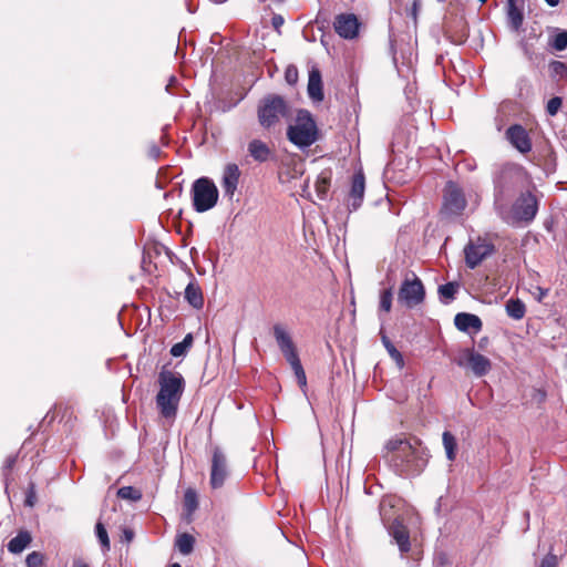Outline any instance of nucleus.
<instances>
[{"instance_id":"f257e3e1","label":"nucleus","mask_w":567,"mask_h":567,"mask_svg":"<svg viewBox=\"0 0 567 567\" xmlns=\"http://www.w3.org/2000/svg\"><path fill=\"white\" fill-rule=\"evenodd\" d=\"M386 460L400 475H416L423 471L427 457L417 440L393 437L385 445Z\"/></svg>"},{"instance_id":"f03ea898","label":"nucleus","mask_w":567,"mask_h":567,"mask_svg":"<svg viewBox=\"0 0 567 567\" xmlns=\"http://www.w3.org/2000/svg\"><path fill=\"white\" fill-rule=\"evenodd\" d=\"M525 178L526 172L518 164L504 163L495 166L493 171L494 205L501 214L523 186Z\"/></svg>"},{"instance_id":"7ed1b4c3","label":"nucleus","mask_w":567,"mask_h":567,"mask_svg":"<svg viewBox=\"0 0 567 567\" xmlns=\"http://www.w3.org/2000/svg\"><path fill=\"white\" fill-rule=\"evenodd\" d=\"M158 385L156 406L163 417L174 419L185 390V380L181 373L163 369L158 374Z\"/></svg>"},{"instance_id":"20e7f679","label":"nucleus","mask_w":567,"mask_h":567,"mask_svg":"<svg viewBox=\"0 0 567 567\" xmlns=\"http://www.w3.org/2000/svg\"><path fill=\"white\" fill-rule=\"evenodd\" d=\"M319 132L311 113L299 110L295 123L287 128V138L298 148L305 150L318 141Z\"/></svg>"},{"instance_id":"39448f33","label":"nucleus","mask_w":567,"mask_h":567,"mask_svg":"<svg viewBox=\"0 0 567 567\" xmlns=\"http://www.w3.org/2000/svg\"><path fill=\"white\" fill-rule=\"evenodd\" d=\"M290 110L284 96L268 94L264 96L257 109L258 122L264 128H270L279 123L280 118L289 116Z\"/></svg>"},{"instance_id":"423d86ee","label":"nucleus","mask_w":567,"mask_h":567,"mask_svg":"<svg viewBox=\"0 0 567 567\" xmlns=\"http://www.w3.org/2000/svg\"><path fill=\"white\" fill-rule=\"evenodd\" d=\"M193 207L197 213H204L217 204L218 189L208 177H200L192 186Z\"/></svg>"},{"instance_id":"0eeeda50","label":"nucleus","mask_w":567,"mask_h":567,"mask_svg":"<svg viewBox=\"0 0 567 567\" xmlns=\"http://www.w3.org/2000/svg\"><path fill=\"white\" fill-rule=\"evenodd\" d=\"M425 299V289L421 279L414 272H408L400 286L398 300L406 308L412 309Z\"/></svg>"},{"instance_id":"6e6552de","label":"nucleus","mask_w":567,"mask_h":567,"mask_svg":"<svg viewBox=\"0 0 567 567\" xmlns=\"http://www.w3.org/2000/svg\"><path fill=\"white\" fill-rule=\"evenodd\" d=\"M538 212V202L530 192L522 193L511 209V219L514 223H530Z\"/></svg>"},{"instance_id":"1a4fd4ad","label":"nucleus","mask_w":567,"mask_h":567,"mask_svg":"<svg viewBox=\"0 0 567 567\" xmlns=\"http://www.w3.org/2000/svg\"><path fill=\"white\" fill-rule=\"evenodd\" d=\"M456 363L460 367H468L476 377H484L492 369L491 360L473 349H465Z\"/></svg>"},{"instance_id":"9d476101","label":"nucleus","mask_w":567,"mask_h":567,"mask_svg":"<svg viewBox=\"0 0 567 567\" xmlns=\"http://www.w3.org/2000/svg\"><path fill=\"white\" fill-rule=\"evenodd\" d=\"M494 246L485 239L477 238L475 241L470 243L464 248L465 262L470 269L476 268L486 257L492 255Z\"/></svg>"},{"instance_id":"9b49d317","label":"nucleus","mask_w":567,"mask_h":567,"mask_svg":"<svg viewBox=\"0 0 567 567\" xmlns=\"http://www.w3.org/2000/svg\"><path fill=\"white\" fill-rule=\"evenodd\" d=\"M228 475L227 458L220 449L216 447L212 457L210 486L220 488Z\"/></svg>"},{"instance_id":"f8f14e48","label":"nucleus","mask_w":567,"mask_h":567,"mask_svg":"<svg viewBox=\"0 0 567 567\" xmlns=\"http://www.w3.org/2000/svg\"><path fill=\"white\" fill-rule=\"evenodd\" d=\"M506 140L519 153L527 154L532 151L533 144L526 128L519 124L511 125L505 132Z\"/></svg>"},{"instance_id":"ddd939ff","label":"nucleus","mask_w":567,"mask_h":567,"mask_svg":"<svg viewBox=\"0 0 567 567\" xmlns=\"http://www.w3.org/2000/svg\"><path fill=\"white\" fill-rule=\"evenodd\" d=\"M334 31L343 39H354L359 33L360 23L353 13H341L334 18Z\"/></svg>"},{"instance_id":"4468645a","label":"nucleus","mask_w":567,"mask_h":567,"mask_svg":"<svg viewBox=\"0 0 567 567\" xmlns=\"http://www.w3.org/2000/svg\"><path fill=\"white\" fill-rule=\"evenodd\" d=\"M466 207L463 192L452 182L447 183L444 193V209L450 214H460Z\"/></svg>"},{"instance_id":"2eb2a0df","label":"nucleus","mask_w":567,"mask_h":567,"mask_svg":"<svg viewBox=\"0 0 567 567\" xmlns=\"http://www.w3.org/2000/svg\"><path fill=\"white\" fill-rule=\"evenodd\" d=\"M240 171L236 164H228L224 168L221 187L225 196L231 199L238 186Z\"/></svg>"},{"instance_id":"dca6fc26","label":"nucleus","mask_w":567,"mask_h":567,"mask_svg":"<svg viewBox=\"0 0 567 567\" xmlns=\"http://www.w3.org/2000/svg\"><path fill=\"white\" fill-rule=\"evenodd\" d=\"M365 189V179L363 173L357 172L352 177V184L349 193V206L357 210L363 200Z\"/></svg>"},{"instance_id":"f3484780","label":"nucleus","mask_w":567,"mask_h":567,"mask_svg":"<svg viewBox=\"0 0 567 567\" xmlns=\"http://www.w3.org/2000/svg\"><path fill=\"white\" fill-rule=\"evenodd\" d=\"M455 327L463 332L477 333L482 330V320L478 316L467 312H460L454 317Z\"/></svg>"},{"instance_id":"a211bd4d","label":"nucleus","mask_w":567,"mask_h":567,"mask_svg":"<svg viewBox=\"0 0 567 567\" xmlns=\"http://www.w3.org/2000/svg\"><path fill=\"white\" fill-rule=\"evenodd\" d=\"M274 337L285 358L297 353L295 343L284 326L279 323L274 326Z\"/></svg>"},{"instance_id":"6ab92c4d","label":"nucleus","mask_w":567,"mask_h":567,"mask_svg":"<svg viewBox=\"0 0 567 567\" xmlns=\"http://www.w3.org/2000/svg\"><path fill=\"white\" fill-rule=\"evenodd\" d=\"M390 534L395 539L401 553H408L410 550L409 530L400 520H393L390 526Z\"/></svg>"},{"instance_id":"aec40b11","label":"nucleus","mask_w":567,"mask_h":567,"mask_svg":"<svg viewBox=\"0 0 567 567\" xmlns=\"http://www.w3.org/2000/svg\"><path fill=\"white\" fill-rule=\"evenodd\" d=\"M308 94L309 97L316 102H321L323 100L321 73L316 68L309 72Z\"/></svg>"},{"instance_id":"412c9836","label":"nucleus","mask_w":567,"mask_h":567,"mask_svg":"<svg viewBox=\"0 0 567 567\" xmlns=\"http://www.w3.org/2000/svg\"><path fill=\"white\" fill-rule=\"evenodd\" d=\"M248 153L249 155L259 163H264L268 161L270 157L271 151L269 146L262 142L261 140H252L248 144Z\"/></svg>"},{"instance_id":"4be33fe9","label":"nucleus","mask_w":567,"mask_h":567,"mask_svg":"<svg viewBox=\"0 0 567 567\" xmlns=\"http://www.w3.org/2000/svg\"><path fill=\"white\" fill-rule=\"evenodd\" d=\"M184 297L187 302L195 309L204 306V297L200 287L193 279L185 288Z\"/></svg>"},{"instance_id":"5701e85b","label":"nucleus","mask_w":567,"mask_h":567,"mask_svg":"<svg viewBox=\"0 0 567 567\" xmlns=\"http://www.w3.org/2000/svg\"><path fill=\"white\" fill-rule=\"evenodd\" d=\"M32 537L29 532L20 530L16 537L8 543V550L12 554L23 551L31 543Z\"/></svg>"},{"instance_id":"b1692460","label":"nucleus","mask_w":567,"mask_h":567,"mask_svg":"<svg viewBox=\"0 0 567 567\" xmlns=\"http://www.w3.org/2000/svg\"><path fill=\"white\" fill-rule=\"evenodd\" d=\"M525 7H506V18L509 28L519 31L524 23Z\"/></svg>"},{"instance_id":"393cba45","label":"nucleus","mask_w":567,"mask_h":567,"mask_svg":"<svg viewBox=\"0 0 567 567\" xmlns=\"http://www.w3.org/2000/svg\"><path fill=\"white\" fill-rule=\"evenodd\" d=\"M286 360L290 364V367L296 375L299 386L301 389L306 388L307 386V377H306V372L302 368L301 361L298 357V352L286 358Z\"/></svg>"},{"instance_id":"a878e982","label":"nucleus","mask_w":567,"mask_h":567,"mask_svg":"<svg viewBox=\"0 0 567 567\" xmlns=\"http://www.w3.org/2000/svg\"><path fill=\"white\" fill-rule=\"evenodd\" d=\"M506 313L514 320H520L526 312L525 303L519 299H509L506 302Z\"/></svg>"},{"instance_id":"bb28decb","label":"nucleus","mask_w":567,"mask_h":567,"mask_svg":"<svg viewBox=\"0 0 567 567\" xmlns=\"http://www.w3.org/2000/svg\"><path fill=\"white\" fill-rule=\"evenodd\" d=\"M175 546L182 555H189L194 550L195 538L188 533H183L176 537Z\"/></svg>"},{"instance_id":"cd10ccee","label":"nucleus","mask_w":567,"mask_h":567,"mask_svg":"<svg viewBox=\"0 0 567 567\" xmlns=\"http://www.w3.org/2000/svg\"><path fill=\"white\" fill-rule=\"evenodd\" d=\"M548 70H549V76L554 81H561V80L567 81V63L558 61V60H553L548 64Z\"/></svg>"},{"instance_id":"c85d7f7f","label":"nucleus","mask_w":567,"mask_h":567,"mask_svg":"<svg viewBox=\"0 0 567 567\" xmlns=\"http://www.w3.org/2000/svg\"><path fill=\"white\" fill-rule=\"evenodd\" d=\"M381 340L391 359L396 363L399 369H402L404 367V359L402 353L394 347L386 334L381 333Z\"/></svg>"},{"instance_id":"c756f323","label":"nucleus","mask_w":567,"mask_h":567,"mask_svg":"<svg viewBox=\"0 0 567 567\" xmlns=\"http://www.w3.org/2000/svg\"><path fill=\"white\" fill-rule=\"evenodd\" d=\"M457 282H447L439 287V296L443 303H450L455 299V295L458 290Z\"/></svg>"},{"instance_id":"7c9ffc66","label":"nucleus","mask_w":567,"mask_h":567,"mask_svg":"<svg viewBox=\"0 0 567 567\" xmlns=\"http://www.w3.org/2000/svg\"><path fill=\"white\" fill-rule=\"evenodd\" d=\"M443 445L445 449L446 457L449 461H454L456 457V449L457 443L455 436L449 432L445 431L442 435Z\"/></svg>"},{"instance_id":"2f4dec72","label":"nucleus","mask_w":567,"mask_h":567,"mask_svg":"<svg viewBox=\"0 0 567 567\" xmlns=\"http://www.w3.org/2000/svg\"><path fill=\"white\" fill-rule=\"evenodd\" d=\"M193 342H194L193 334L192 333H187L184 337L183 341L175 343L171 348L169 352L175 358L185 355L187 353V351L192 348Z\"/></svg>"},{"instance_id":"473e14b6","label":"nucleus","mask_w":567,"mask_h":567,"mask_svg":"<svg viewBox=\"0 0 567 567\" xmlns=\"http://www.w3.org/2000/svg\"><path fill=\"white\" fill-rule=\"evenodd\" d=\"M393 291L392 288L383 289L380 292L379 310L390 312L392 309Z\"/></svg>"},{"instance_id":"72a5a7b5","label":"nucleus","mask_w":567,"mask_h":567,"mask_svg":"<svg viewBox=\"0 0 567 567\" xmlns=\"http://www.w3.org/2000/svg\"><path fill=\"white\" fill-rule=\"evenodd\" d=\"M117 496L123 499L140 501L142 493L133 486H123L117 491Z\"/></svg>"},{"instance_id":"f704fd0d","label":"nucleus","mask_w":567,"mask_h":567,"mask_svg":"<svg viewBox=\"0 0 567 567\" xmlns=\"http://www.w3.org/2000/svg\"><path fill=\"white\" fill-rule=\"evenodd\" d=\"M184 506L192 514L198 506L197 494L194 489L188 488L184 495Z\"/></svg>"},{"instance_id":"c9c22d12","label":"nucleus","mask_w":567,"mask_h":567,"mask_svg":"<svg viewBox=\"0 0 567 567\" xmlns=\"http://www.w3.org/2000/svg\"><path fill=\"white\" fill-rule=\"evenodd\" d=\"M96 537L103 548V550H110V539L107 532L102 523H97L95 526Z\"/></svg>"},{"instance_id":"e433bc0d","label":"nucleus","mask_w":567,"mask_h":567,"mask_svg":"<svg viewBox=\"0 0 567 567\" xmlns=\"http://www.w3.org/2000/svg\"><path fill=\"white\" fill-rule=\"evenodd\" d=\"M550 45L557 50L563 51L567 48V30L556 33L550 42Z\"/></svg>"},{"instance_id":"4c0bfd02","label":"nucleus","mask_w":567,"mask_h":567,"mask_svg":"<svg viewBox=\"0 0 567 567\" xmlns=\"http://www.w3.org/2000/svg\"><path fill=\"white\" fill-rule=\"evenodd\" d=\"M330 186V181L327 177H319L316 182V189L319 198L323 199L327 196V192Z\"/></svg>"},{"instance_id":"58836bf2","label":"nucleus","mask_w":567,"mask_h":567,"mask_svg":"<svg viewBox=\"0 0 567 567\" xmlns=\"http://www.w3.org/2000/svg\"><path fill=\"white\" fill-rule=\"evenodd\" d=\"M27 567H41L43 564V555L39 551L30 553L25 558Z\"/></svg>"},{"instance_id":"ea45409f","label":"nucleus","mask_w":567,"mask_h":567,"mask_svg":"<svg viewBox=\"0 0 567 567\" xmlns=\"http://www.w3.org/2000/svg\"><path fill=\"white\" fill-rule=\"evenodd\" d=\"M563 100L559 96H554L547 102L546 111L550 116H555L561 107Z\"/></svg>"},{"instance_id":"a19ab883","label":"nucleus","mask_w":567,"mask_h":567,"mask_svg":"<svg viewBox=\"0 0 567 567\" xmlns=\"http://www.w3.org/2000/svg\"><path fill=\"white\" fill-rule=\"evenodd\" d=\"M539 567H557V557L553 554H548L543 558Z\"/></svg>"},{"instance_id":"79ce46f5","label":"nucleus","mask_w":567,"mask_h":567,"mask_svg":"<svg viewBox=\"0 0 567 567\" xmlns=\"http://www.w3.org/2000/svg\"><path fill=\"white\" fill-rule=\"evenodd\" d=\"M16 462H17V455H9L6 458L3 467H2L4 475H7V473L13 468Z\"/></svg>"},{"instance_id":"37998d69","label":"nucleus","mask_w":567,"mask_h":567,"mask_svg":"<svg viewBox=\"0 0 567 567\" xmlns=\"http://www.w3.org/2000/svg\"><path fill=\"white\" fill-rule=\"evenodd\" d=\"M298 72L295 68H288L286 71V80L288 83L292 84L297 81Z\"/></svg>"},{"instance_id":"c03bdc74","label":"nucleus","mask_w":567,"mask_h":567,"mask_svg":"<svg viewBox=\"0 0 567 567\" xmlns=\"http://www.w3.org/2000/svg\"><path fill=\"white\" fill-rule=\"evenodd\" d=\"M420 7H421V1L420 0H414L413 3H412V7L410 9V12H409V16H411L414 21H416L417 12H419Z\"/></svg>"},{"instance_id":"a18cd8bd","label":"nucleus","mask_w":567,"mask_h":567,"mask_svg":"<svg viewBox=\"0 0 567 567\" xmlns=\"http://www.w3.org/2000/svg\"><path fill=\"white\" fill-rule=\"evenodd\" d=\"M34 502H35V493H34L33 486H31L27 494L25 505L32 507L34 505Z\"/></svg>"},{"instance_id":"49530a36","label":"nucleus","mask_w":567,"mask_h":567,"mask_svg":"<svg viewBox=\"0 0 567 567\" xmlns=\"http://www.w3.org/2000/svg\"><path fill=\"white\" fill-rule=\"evenodd\" d=\"M536 290H537V293L535 295V299L537 301L542 302L544 300V298L548 295V289L537 287Z\"/></svg>"},{"instance_id":"de8ad7c7","label":"nucleus","mask_w":567,"mask_h":567,"mask_svg":"<svg viewBox=\"0 0 567 567\" xmlns=\"http://www.w3.org/2000/svg\"><path fill=\"white\" fill-rule=\"evenodd\" d=\"M506 7H525V0H507Z\"/></svg>"},{"instance_id":"09e8293b","label":"nucleus","mask_w":567,"mask_h":567,"mask_svg":"<svg viewBox=\"0 0 567 567\" xmlns=\"http://www.w3.org/2000/svg\"><path fill=\"white\" fill-rule=\"evenodd\" d=\"M159 153H161V150H159V147H158V146H156V145H152V146H151V148H150V155H151L153 158L158 157Z\"/></svg>"},{"instance_id":"8fccbe9b","label":"nucleus","mask_w":567,"mask_h":567,"mask_svg":"<svg viewBox=\"0 0 567 567\" xmlns=\"http://www.w3.org/2000/svg\"><path fill=\"white\" fill-rule=\"evenodd\" d=\"M282 23H284V19H282V17H280V16H275V17L272 18V24H274V27H275V28H278V27H279V25H281Z\"/></svg>"},{"instance_id":"3c124183","label":"nucleus","mask_w":567,"mask_h":567,"mask_svg":"<svg viewBox=\"0 0 567 567\" xmlns=\"http://www.w3.org/2000/svg\"><path fill=\"white\" fill-rule=\"evenodd\" d=\"M73 567H90V566L82 559H75L73 561Z\"/></svg>"},{"instance_id":"603ef678","label":"nucleus","mask_w":567,"mask_h":567,"mask_svg":"<svg viewBox=\"0 0 567 567\" xmlns=\"http://www.w3.org/2000/svg\"><path fill=\"white\" fill-rule=\"evenodd\" d=\"M549 7H557L560 0H544Z\"/></svg>"},{"instance_id":"864d4df0","label":"nucleus","mask_w":567,"mask_h":567,"mask_svg":"<svg viewBox=\"0 0 567 567\" xmlns=\"http://www.w3.org/2000/svg\"><path fill=\"white\" fill-rule=\"evenodd\" d=\"M124 535H125L126 540H128V542H130V540H132V538H133V532H131V530H124Z\"/></svg>"},{"instance_id":"5fc2aeb1","label":"nucleus","mask_w":567,"mask_h":567,"mask_svg":"<svg viewBox=\"0 0 567 567\" xmlns=\"http://www.w3.org/2000/svg\"><path fill=\"white\" fill-rule=\"evenodd\" d=\"M169 567H182V566L178 563H174Z\"/></svg>"},{"instance_id":"6e6d98bb","label":"nucleus","mask_w":567,"mask_h":567,"mask_svg":"<svg viewBox=\"0 0 567 567\" xmlns=\"http://www.w3.org/2000/svg\"><path fill=\"white\" fill-rule=\"evenodd\" d=\"M478 2H480V3H485V2H486V0H478Z\"/></svg>"},{"instance_id":"4d7b16f0","label":"nucleus","mask_w":567,"mask_h":567,"mask_svg":"<svg viewBox=\"0 0 567 567\" xmlns=\"http://www.w3.org/2000/svg\"><path fill=\"white\" fill-rule=\"evenodd\" d=\"M439 2H445L446 0H437Z\"/></svg>"}]
</instances>
